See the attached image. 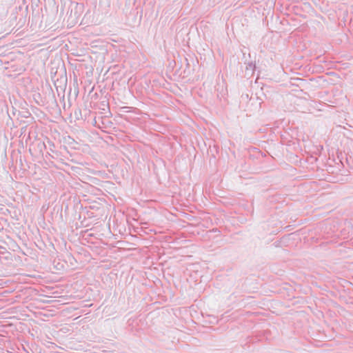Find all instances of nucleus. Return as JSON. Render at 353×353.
Here are the masks:
<instances>
[{"instance_id": "f257e3e1", "label": "nucleus", "mask_w": 353, "mask_h": 353, "mask_svg": "<svg viewBox=\"0 0 353 353\" xmlns=\"http://www.w3.org/2000/svg\"><path fill=\"white\" fill-rule=\"evenodd\" d=\"M256 68L255 64L252 62L248 63L245 68V72L247 74H253Z\"/></svg>"}, {"instance_id": "f03ea898", "label": "nucleus", "mask_w": 353, "mask_h": 353, "mask_svg": "<svg viewBox=\"0 0 353 353\" xmlns=\"http://www.w3.org/2000/svg\"><path fill=\"white\" fill-rule=\"evenodd\" d=\"M48 143L50 145H52V146H54V144L51 142V141H48Z\"/></svg>"}]
</instances>
